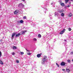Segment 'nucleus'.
<instances>
[{
  "label": "nucleus",
  "mask_w": 73,
  "mask_h": 73,
  "mask_svg": "<svg viewBox=\"0 0 73 73\" xmlns=\"http://www.w3.org/2000/svg\"><path fill=\"white\" fill-rule=\"evenodd\" d=\"M1 52L0 51V57H1Z\"/></svg>",
  "instance_id": "31"
},
{
  "label": "nucleus",
  "mask_w": 73,
  "mask_h": 73,
  "mask_svg": "<svg viewBox=\"0 0 73 73\" xmlns=\"http://www.w3.org/2000/svg\"><path fill=\"white\" fill-rule=\"evenodd\" d=\"M13 49H17V47L14 46L13 47Z\"/></svg>",
  "instance_id": "12"
},
{
  "label": "nucleus",
  "mask_w": 73,
  "mask_h": 73,
  "mask_svg": "<svg viewBox=\"0 0 73 73\" xmlns=\"http://www.w3.org/2000/svg\"><path fill=\"white\" fill-rule=\"evenodd\" d=\"M66 70L67 72H68V73H69V72H70V70L69 69L67 68L66 69Z\"/></svg>",
  "instance_id": "13"
},
{
  "label": "nucleus",
  "mask_w": 73,
  "mask_h": 73,
  "mask_svg": "<svg viewBox=\"0 0 73 73\" xmlns=\"http://www.w3.org/2000/svg\"><path fill=\"white\" fill-rule=\"evenodd\" d=\"M14 14L16 15L18 13V11L16 10L15 11H14Z\"/></svg>",
  "instance_id": "9"
},
{
  "label": "nucleus",
  "mask_w": 73,
  "mask_h": 73,
  "mask_svg": "<svg viewBox=\"0 0 73 73\" xmlns=\"http://www.w3.org/2000/svg\"><path fill=\"white\" fill-rule=\"evenodd\" d=\"M45 5V6H47V5H48V4H46Z\"/></svg>",
  "instance_id": "36"
},
{
  "label": "nucleus",
  "mask_w": 73,
  "mask_h": 73,
  "mask_svg": "<svg viewBox=\"0 0 73 73\" xmlns=\"http://www.w3.org/2000/svg\"><path fill=\"white\" fill-rule=\"evenodd\" d=\"M21 34H20V33H19L18 34H17L15 36V37H19V36H20Z\"/></svg>",
  "instance_id": "7"
},
{
  "label": "nucleus",
  "mask_w": 73,
  "mask_h": 73,
  "mask_svg": "<svg viewBox=\"0 0 73 73\" xmlns=\"http://www.w3.org/2000/svg\"><path fill=\"white\" fill-rule=\"evenodd\" d=\"M62 70L63 71H65V70L64 69H63Z\"/></svg>",
  "instance_id": "37"
},
{
  "label": "nucleus",
  "mask_w": 73,
  "mask_h": 73,
  "mask_svg": "<svg viewBox=\"0 0 73 73\" xmlns=\"http://www.w3.org/2000/svg\"><path fill=\"white\" fill-rule=\"evenodd\" d=\"M47 60V59H46V57H44L42 59V64H44L45 62Z\"/></svg>",
  "instance_id": "1"
},
{
  "label": "nucleus",
  "mask_w": 73,
  "mask_h": 73,
  "mask_svg": "<svg viewBox=\"0 0 73 73\" xmlns=\"http://www.w3.org/2000/svg\"><path fill=\"white\" fill-rule=\"evenodd\" d=\"M72 61H73V59L72 60Z\"/></svg>",
  "instance_id": "42"
},
{
  "label": "nucleus",
  "mask_w": 73,
  "mask_h": 73,
  "mask_svg": "<svg viewBox=\"0 0 73 73\" xmlns=\"http://www.w3.org/2000/svg\"><path fill=\"white\" fill-rule=\"evenodd\" d=\"M61 16H64V13H62L61 14Z\"/></svg>",
  "instance_id": "21"
},
{
  "label": "nucleus",
  "mask_w": 73,
  "mask_h": 73,
  "mask_svg": "<svg viewBox=\"0 0 73 73\" xmlns=\"http://www.w3.org/2000/svg\"><path fill=\"white\" fill-rule=\"evenodd\" d=\"M19 5H22V7H24V5L23 4V3H20L19 4Z\"/></svg>",
  "instance_id": "16"
},
{
  "label": "nucleus",
  "mask_w": 73,
  "mask_h": 73,
  "mask_svg": "<svg viewBox=\"0 0 73 73\" xmlns=\"http://www.w3.org/2000/svg\"><path fill=\"white\" fill-rule=\"evenodd\" d=\"M54 14L55 17H56V16H57V17H58V16L60 15L58 13L56 12H54Z\"/></svg>",
  "instance_id": "2"
},
{
  "label": "nucleus",
  "mask_w": 73,
  "mask_h": 73,
  "mask_svg": "<svg viewBox=\"0 0 73 73\" xmlns=\"http://www.w3.org/2000/svg\"><path fill=\"white\" fill-rule=\"evenodd\" d=\"M38 37L39 38L41 37V35L40 34H39L38 35Z\"/></svg>",
  "instance_id": "18"
},
{
  "label": "nucleus",
  "mask_w": 73,
  "mask_h": 73,
  "mask_svg": "<svg viewBox=\"0 0 73 73\" xmlns=\"http://www.w3.org/2000/svg\"><path fill=\"white\" fill-rule=\"evenodd\" d=\"M26 18H27V17L26 16H25L23 17L24 19H26Z\"/></svg>",
  "instance_id": "30"
},
{
  "label": "nucleus",
  "mask_w": 73,
  "mask_h": 73,
  "mask_svg": "<svg viewBox=\"0 0 73 73\" xmlns=\"http://www.w3.org/2000/svg\"><path fill=\"white\" fill-rule=\"evenodd\" d=\"M44 12H46V11H47V9H46V8H44Z\"/></svg>",
  "instance_id": "17"
},
{
  "label": "nucleus",
  "mask_w": 73,
  "mask_h": 73,
  "mask_svg": "<svg viewBox=\"0 0 73 73\" xmlns=\"http://www.w3.org/2000/svg\"><path fill=\"white\" fill-rule=\"evenodd\" d=\"M33 40L34 41H37V39H36V38H34Z\"/></svg>",
  "instance_id": "29"
},
{
  "label": "nucleus",
  "mask_w": 73,
  "mask_h": 73,
  "mask_svg": "<svg viewBox=\"0 0 73 73\" xmlns=\"http://www.w3.org/2000/svg\"><path fill=\"white\" fill-rule=\"evenodd\" d=\"M72 14L71 13H69L68 14V17H72Z\"/></svg>",
  "instance_id": "10"
},
{
  "label": "nucleus",
  "mask_w": 73,
  "mask_h": 73,
  "mask_svg": "<svg viewBox=\"0 0 73 73\" xmlns=\"http://www.w3.org/2000/svg\"><path fill=\"white\" fill-rule=\"evenodd\" d=\"M58 19H60V17H58Z\"/></svg>",
  "instance_id": "39"
},
{
  "label": "nucleus",
  "mask_w": 73,
  "mask_h": 73,
  "mask_svg": "<svg viewBox=\"0 0 73 73\" xmlns=\"http://www.w3.org/2000/svg\"><path fill=\"white\" fill-rule=\"evenodd\" d=\"M54 4H55V3H54V2H52L51 4V5H53V4H54V5H55Z\"/></svg>",
  "instance_id": "22"
},
{
  "label": "nucleus",
  "mask_w": 73,
  "mask_h": 73,
  "mask_svg": "<svg viewBox=\"0 0 73 73\" xmlns=\"http://www.w3.org/2000/svg\"><path fill=\"white\" fill-rule=\"evenodd\" d=\"M17 23H20V24H23V20H20L17 22Z\"/></svg>",
  "instance_id": "5"
},
{
  "label": "nucleus",
  "mask_w": 73,
  "mask_h": 73,
  "mask_svg": "<svg viewBox=\"0 0 73 73\" xmlns=\"http://www.w3.org/2000/svg\"><path fill=\"white\" fill-rule=\"evenodd\" d=\"M21 55H23V54H24V52H21Z\"/></svg>",
  "instance_id": "24"
},
{
  "label": "nucleus",
  "mask_w": 73,
  "mask_h": 73,
  "mask_svg": "<svg viewBox=\"0 0 73 73\" xmlns=\"http://www.w3.org/2000/svg\"><path fill=\"white\" fill-rule=\"evenodd\" d=\"M64 41H66V40H64Z\"/></svg>",
  "instance_id": "40"
},
{
  "label": "nucleus",
  "mask_w": 73,
  "mask_h": 73,
  "mask_svg": "<svg viewBox=\"0 0 73 73\" xmlns=\"http://www.w3.org/2000/svg\"><path fill=\"white\" fill-rule=\"evenodd\" d=\"M15 35H16V33H13L12 35L11 38L12 39H13L14 38V37L15 36Z\"/></svg>",
  "instance_id": "4"
},
{
  "label": "nucleus",
  "mask_w": 73,
  "mask_h": 73,
  "mask_svg": "<svg viewBox=\"0 0 73 73\" xmlns=\"http://www.w3.org/2000/svg\"><path fill=\"white\" fill-rule=\"evenodd\" d=\"M41 54H38L37 55V57H38V58L40 57H41Z\"/></svg>",
  "instance_id": "11"
},
{
  "label": "nucleus",
  "mask_w": 73,
  "mask_h": 73,
  "mask_svg": "<svg viewBox=\"0 0 73 73\" xmlns=\"http://www.w3.org/2000/svg\"><path fill=\"white\" fill-rule=\"evenodd\" d=\"M58 12H59V13H63V12H64V10H59L58 11Z\"/></svg>",
  "instance_id": "6"
},
{
  "label": "nucleus",
  "mask_w": 73,
  "mask_h": 73,
  "mask_svg": "<svg viewBox=\"0 0 73 73\" xmlns=\"http://www.w3.org/2000/svg\"><path fill=\"white\" fill-rule=\"evenodd\" d=\"M69 0H65V3H66Z\"/></svg>",
  "instance_id": "23"
},
{
  "label": "nucleus",
  "mask_w": 73,
  "mask_h": 73,
  "mask_svg": "<svg viewBox=\"0 0 73 73\" xmlns=\"http://www.w3.org/2000/svg\"><path fill=\"white\" fill-rule=\"evenodd\" d=\"M15 54V53L14 52H13L12 53V55H13V56H14Z\"/></svg>",
  "instance_id": "27"
},
{
  "label": "nucleus",
  "mask_w": 73,
  "mask_h": 73,
  "mask_svg": "<svg viewBox=\"0 0 73 73\" xmlns=\"http://www.w3.org/2000/svg\"><path fill=\"white\" fill-rule=\"evenodd\" d=\"M71 0V1H73V0Z\"/></svg>",
  "instance_id": "43"
},
{
  "label": "nucleus",
  "mask_w": 73,
  "mask_h": 73,
  "mask_svg": "<svg viewBox=\"0 0 73 73\" xmlns=\"http://www.w3.org/2000/svg\"><path fill=\"white\" fill-rule=\"evenodd\" d=\"M25 32H26V31H24L22 32L21 33H22L23 34H25Z\"/></svg>",
  "instance_id": "19"
},
{
  "label": "nucleus",
  "mask_w": 73,
  "mask_h": 73,
  "mask_svg": "<svg viewBox=\"0 0 73 73\" xmlns=\"http://www.w3.org/2000/svg\"><path fill=\"white\" fill-rule=\"evenodd\" d=\"M60 5H61V6H62L63 7H64V6H65V4L64 3H62L60 4Z\"/></svg>",
  "instance_id": "14"
},
{
  "label": "nucleus",
  "mask_w": 73,
  "mask_h": 73,
  "mask_svg": "<svg viewBox=\"0 0 73 73\" xmlns=\"http://www.w3.org/2000/svg\"><path fill=\"white\" fill-rule=\"evenodd\" d=\"M71 30H72V29L70 28H68V31H71Z\"/></svg>",
  "instance_id": "28"
},
{
  "label": "nucleus",
  "mask_w": 73,
  "mask_h": 73,
  "mask_svg": "<svg viewBox=\"0 0 73 73\" xmlns=\"http://www.w3.org/2000/svg\"><path fill=\"white\" fill-rule=\"evenodd\" d=\"M27 54H28V55H31V53L30 52H29L27 53Z\"/></svg>",
  "instance_id": "25"
},
{
  "label": "nucleus",
  "mask_w": 73,
  "mask_h": 73,
  "mask_svg": "<svg viewBox=\"0 0 73 73\" xmlns=\"http://www.w3.org/2000/svg\"><path fill=\"white\" fill-rule=\"evenodd\" d=\"M70 7V5H68V6H66V7H68V8H69V7Z\"/></svg>",
  "instance_id": "32"
},
{
  "label": "nucleus",
  "mask_w": 73,
  "mask_h": 73,
  "mask_svg": "<svg viewBox=\"0 0 73 73\" xmlns=\"http://www.w3.org/2000/svg\"><path fill=\"white\" fill-rule=\"evenodd\" d=\"M56 65H57V66H58V67H59V65L58 64H57V63H56Z\"/></svg>",
  "instance_id": "33"
},
{
  "label": "nucleus",
  "mask_w": 73,
  "mask_h": 73,
  "mask_svg": "<svg viewBox=\"0 0 73 73\" xmlns=\"http://www.w3.org/2000/svg\"><path fill=\"white\" fill-rule=\"evenodd\" d=\"M22 1H25V0H22Z\"/></svg>",
  "instance_id": "41"
},
{
  "label": "nucleus",
  "mask_w": 73,
  "mask_h": 73,
  "mask_svg": "<svg viewBox=\"0 0 73 73\" xmlns=\"http://www.w3.org/2000/svg\"><path fill=\"white\" fill-rule=\"evenodd\" d=\"M27 51V52H31V51L29 50H26Z\"/></svg>",
  "instance_id": "38"
},
{
  "label": "nucleus",
  "mask_w": 73,
  "mask_h": 73,
  "mask_svg": "<svg viewBox=\"0 0 73 73\" xmlns=\"http://www.w3.org/2000/svg\"><path fill=\"white\" fill-rule=\"evenodd\" d=\"M51 16H52L51 15H50L49 16V17H50V18H51V19H52V17H51Z\"/></svg>",
  "instance_id": "35"
},
{
  "label": "nucleus",
  "mask_w": 73,
  "mask_h": 73,
  "mask_svg": "<svg viewBox=\"0 0 73 73\" xmlns=\"http://www.w3.org/2000/svg\"><path fill=\"white\" fill-rule=\"evenodd\" d=\"M67 62H68L69 63H70V60H69V59L68 60H67Z\"/></svg>",
  "instance_id": "20"
},
{
  "label": "nucleus",
  "mask_w": 73,
  "mask_h": 73,
  "mask_svg": "<svg viewBox=\"0 0 73 73\" xmlns=\"http://www.w3.org/2000/svg\"><path fill=\"white\" fill-rule=\"evenodd\" d=\"M0 64H1L2 65H3V64H4L3 62L1 60L0 61Z\"/></svg>",
  "instance_id": "15"
},
{
  "label": "nucleus",
  "mask_w": 73,
  "mask_h": 73,
  "mask_svg": "<svg viewBox=\"0 0 73 73\" xmlns=\"http://www.w3.org/2000/svg\"><path fill=\"white\" fill-rule=\"evenodd\" d=\"M66 31V30L65 29H64L62 31L60 32V35H62L64 32H65V31Z\"/></svg>",
  "instance_id": "3"
},
{
  "label": "nucleus",
  "mask_w": 73,
  "mask_h": 73,
  "mask_svg": "<svg viewBox=\"0 0 73 73\" xmlns=\"http://www.w3.org/2000/svg\"><path fill=\"white\" fill-rule=\"evenodd\" d=\"M16 62L17 63H19V61L18 60H16Z\"/></svg>",
  "instance_id": "26"
},
{
  "label": "nucleus",
  "mask_w": 73,
  "mask_h": 73,
  "mask_svg": "<svg viewBox=\"0 0 73 73\" xmlns=\"http://www.w3.org/2000/svg\"><path fill=\"white\" fill-rule=\"evenodd\" d=\"M60 64L62 66H64L65 65V63L64 62H62Z\"/></svg>",
  "instance_id": "8"
},
{
  "label": "nucleus",
  "mask_w": 73,
  "mask_h": 73,
  "mask_svg": "<svg viewBox=\"0 0 73 73\" xmlns=\"http://www.w3.org/2000/svg\"><path fill=\"white\" fill-rule=\"evenodd\" d=\"M70 54H73V52H71Z\"/></svg>",
  "instance_id": "34"
}]
</instances>
